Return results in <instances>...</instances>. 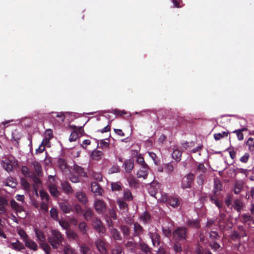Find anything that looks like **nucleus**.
I'll list each match as a JSON object with an SVG mask.
<instances>
[{
    "mask_svg": "<svg viewBox=\"0 0 254 254\" xmlns=\"http://www.w3.org/2000/svg\"><path fill=\"white\" fill-rule=\"evenodd\" d=\"M64 240L61 233L57 230H52L48 237V241L54 249H58Z\"/></svg>",
    "mask_w": 254,
    "mask_h": 254,
    "instance_id": "f257e3e1",
    "label": "nucleus"
},
{
    "mask_svg": "<svg viewBox=\"0 0 254 254\" xmlns=\"http://www.w3.org/2000/svg\"><path fill=\"white\" fill-rule=\"evenodd\" d=\"M188 230L186 227H179L172 233L173 238L177 241L186 240L188 238Z\"/></svg>",
    "mask_w": 254,
    "mask_h": 254,
    "instance_id": "f03ea898",
    "label": "nucleus"
},
{
    "mask_svg": "<svg viewBox=\"0 0 254 254\" xmlns=\"http://www.w3.org/2000/svg\"><path fill=\"white\" fill-rule=\"evenodd\" d=\"M160 201L163 202H166L168 204L174 208L178 207L180 204L179 197L175 196L168 197L166 193L162 195Z\"/></svg>",
    "mask_w": 254,
    "mask_h": 254,
    "instance_id": "7ed1b4c3",
    "label": "nucleus"
},
{
    "mask_svg": "<svg viewBox=\"0 0 254 254\" xmlns=\"http://www.w3.org/2000/svg\"><path fill=\"white\" fill-rule=\"evenodd\" d=\"M95 246L101 254H107L108 243L104 239H98L95 242Z\"/></svg>",
    "mask_w": 254,
    "mask_h": 254,
    "instance_id": "20e7f679",
    "label": "nucleus"
},
{
    "mask_svg": "<svg viewBox=\"0 0 254 254\" xmlns=\"http://www.w3.org/2000/svg\"><path fill=\"white\" fill-rule=\"evenodd\" d=\"M92 226L93 228L99 234H104L106 232V228L102 222L97 217H95L92 220Z\"/></svg>",
    "mask_w": 254,
    "mask_h": 254,
    "instance_id": "39448f33",
    "label": "nucleus"
},
{
    "mask_svg": "<svg viewBox=\"0 0 254 254\" xmlns=\"http://www.w3.org/2000/svg\"><path fill=\"white\" fill-rule=\"evenodd\" d=\"M194 178V174L192 173H190L185 176L182 179V188L184 189L190 188L193 183Z\"/></svg>",
    "mask_w": 254,
    "mask_h": 254,
    "instance_id": "423d86ee",
    "label": "nucleus"
},
{
    "mask_svg": "<svg viewBox=\"0 0 254 254\" xmlns=\"http://www.w3.org/2000/svg\"><path fill=\"white\" fill-rule=\"evenodd\" d=\"M216 220L220 229H225L228 222L225 214L220 211L219 215Z\"/></svg>",
    "mask_w": 254,
    "mask_h": 254,
    "instance_id": "0eeeda50",
    "label": "nucleus"
},
{
    "mask_svg": "<svg viewBox=\"0 0 254 254\" xmlns=\"http://www.w3.org/2000/svg\"><path fill=\"white\" fill-rule=\"evenodd\" d=\"M94 207L97 213L100 214L106 209V204L104 201L97 199L94 202Z\"/></svg>",
    "mask_w": 254,
    "mask_h": 254,
    "instance_id": "6e6552de",
    "label": "nucleus"
},
{
    "mask_svg": "<svg viewBox=\"0 0 254 254\" xmlns=\"http://www.w3.org/2000/svg\"><path fill=\"white\" fill-rule=\"evenodd\" d=\"M133 233L132 235L131 239L133 240V237H140L143 234L144 230L143 227L137 222L133 223Z\"/></svg>",
    "mask_w": 254,
    "mask_h": 254,
    "instance_id": "1a4fd4ad",
    "label": "nucleus"
},
{
    "mask_svg": "<svg viewBox=\"0 0 254 254\" xmlns=\"http://www.w3.org/2000/svg\"><path fill=\"white\" fill-rule=\"evenodd\" d=\"M10 205L12 209L16 213H20L25 211L23 206L18 203L14 199H12L10 202Z\"/></svg>",
    "mask_w": 254,
    "mask_h": 254,
    "instance_id": "9d476101",
    "label": "nucleus"
},
{
    "mask_svg": "<svg viewBox=\"0 0 254 254\" xmlns=\"http://www.w3.org/2000/svg\"><path fill=\"white\" fill-rule=\"evenodd\" d=\"M91 190L95 194V195H102L103 192V190L100 185L96 182H93L91 183L90 185Z\"/></svg>",
    "mask_w": 254,
    "mask_h": 254,
    "instance_id": "9b49d317",
    "label": "nucleus"
},
{
    "mask_svg": "<svg viewBox=\"0 0 254 254\" xmlns=\"http://www.w3.org/2000/svg\"><path fill=\"white\" fill-rule=\"evenodd\" d=\"M149 167L147 165L141 166L139 170L137 172V177L138 178H142L144 179H146L148 173Z\"/></svg>",
    "mask_w": 254,
    "mask_h": 254,
    "instance_id": "f8f14e48",
    "label": "nucleus"
},
{
    "mask_svg": "<svg viewBox=\"0 0 254 254\" xmlns=\"http://www.w3.org/2000/svg\"><path fill=\"white\" fill-rule=\"evenodd\" d=\"M244 206V204L242 201L239 198H236L233 200V203L231 206L232 207L238 212H241Z\"/></svg>",
    "mask_w": 254,
    "mask_h": 254,
    "instance_id": "ddd939ff",
    "label": "nucleus"
},
{
    "mask_svg": "<svg viewBox=\"0 0 254 254\" xmlns=\"http://www.w3.org/2000/svg\"><path fill=\"white\" fill-rule=\"evenodd\" d=\"M117 203L122 213H127L128 211V205L123 198L118 199Z\"/></svg>",
    "mask_w": 254,
    "mask_h": 254,
    "instance_id": "4468645a",
    "label": "nucleus"
},
{
    "mask_svg": "<svg viewBox=\"0 0 254 254\" xmlns=\"http://www.w3.org/2000/svg\"><path fill=\"white\" fill-rule=\"evenodd\" d=\"M222 190V184L221 182L217 179L214 180V187L212 190V194L215 195H219L220 191Z\"/></svg>",
    "mask_w": 254,
    "mask_h": 254,
    "instance_id": "2eb2a0df",
    "label": "nucleus"
},
{
    "mask_svg": "<svg viewBox=\"0 0 254 254\" xmlns=\"http://www.w3.org/2000/svg\"><path fill=\"white\" fill-rule=\"evenodd\" d=\"M25 246L28 249L32 250L34 251H36L38 250V245L37 244L32 240H31L30 238L26 239L24 242Z\"/></svg>",
    "mask_w": 254,
    "mask_h": 254,
    "instance_id": "dca6fc26",
    "label": "nucleus"
},
{
    "mask_svg": "<svg viewBox=\"0 0 254 254\" xmlns=\"http://www.w3.org/2000/svg\"><path fill=\"white\" fill-rule=\"evenodd\" d=\"M104 155L102 151L97 149L94 150L90 154V158L94 161H100Z\"/></svg>",
    "mask_w": 254,
    "mask_h": 254,
    "instance_id": "f3484780",
    "label": "nucleus"
},
{
    "mask_svg": "<svg viewBox=\"0 0 254 254\" xmlns=\"http://www.w3.org/2000/svg\"><path fill=\"white\" fill-rule=\"evenodd\" d=\"M124 165L126 172L129 173L134 167V161L132 159L126 160L124 163Z\"/></svg>",
    "mask_w": 254,
    "mask_h": 254,
    "instance_id": "a211bd4d",
    "label": "nucleus"
},
{
    "mask_svg": "<svg viewBox=\"0 0 254 254\" xmlns=\"http://www.w3.org/2000/svg\"><path fill=\"white\" fill-rule=\"evenodd\" d=\"M244 188V183L241 181H236L235 182L233 191L236 194H239Z\"/></svg>",
    "mask_w": 254,
    "mask_h": 254,
    "instance_id": "6ab92c4d",
    "label": "nucleus"
},
{
    "mask_svg": "<svg viewBox=\"0 0 254 254\" xmlns=\"http://www.w3.org/2000/svg\"><path fill=\"white\" fill-rule=\"evenodd\" d=\"M59 206L61 210L64 213H68L72 210L71 206L67 202L59 203Z\"/></svg>",
    "mask_w": 254,
    "mask_h": 254,
    "instance_id": "aec40b11",
    "label": "nucleus"
},
{
    "mask_svg": "<svg viewBox=\"0 0 254 254\" xmlns=\"http://www.w3.org/2000/svg\"><path fill=\"white\" fill-rule=\"evenodd\" d=\"M187 224L189 227L195 229H198L200 226L198 219H189L187 220Z\"/></svg>",
    "mask_w": 254,
    "mask_h": 254,
    "instance_id": "412c9836",
    "label": "nucleus"
},
{
    "mask_svg": "<svg viewBox=\"0 0 254 254\" xmlns=\"http://www.w3.org/2000/svg\"><path fill=\"white\" fill-rule=\"evenodd\" d=\"M194 252L196 254H212L209 250L203 248L199 244L196 245Z\"/></svg>",
    "mask_w": 254,
    "mask_h": 254,
    "instance_id": "4be33fe9",
    "label": "nucleus"
},
{
    "mask_svg": "<svg viewBox=\"0 0 254 254\" xmlns=\"http://www.w3.org/2000/svg\"><path fill=\"white\" fill-rule=\"evenodd\" d=\"M74 171L80 176L86 177H87V173L85 171L84 169L82 167L75 164L73 166Z\"/></svg>",
    "mask_w": 254,
    "mask_h": 254,
    "instance_id": "5701e85b",
    "label": "nucleus"
},
{
    "mask_svg": "<svg viewBox=\"0 0 254 254\" xmlns=\"http://www.w3.org/2000/svg\"><path fill=\"white\" fill-rule=\"evenodd\" d=\"M32 165H33L34 171L36 173L35 175H37L38 176H42L43 175L42 169L39 162L34 161L32 162Z\"/></svg>",
    "mask_w": 254,
    "mask_h": 254,
    "instance_id": "b1692460",
    "label": "nucleus"
},
{
    "mask_svg": "<svg viewBox=\"0 0 254 254\" xmlns=\"http://www.w3.org/2000/svg\"><path fill=\"white\" fill-rule=\"evenodd\" d=\"M49 190L51 194L54 197H58L60 194L57 186L52 183L49 185Z\"/></svg>",
    "mask_w": 254,
    "mask_h": 254,
    "instance_id": "393cba45",
    "label": "nucleus"
},
{
    "mask_svg": "<svg viewBox=\"0 0 254 254\" xmlns=\"http://www.w3.org/2000/svg\"><path fill=\"white\" fill-rule=\"evenodd\" d=\"M111 234L113 239L116 241H122V236L120 232L116 228H113L111 230Z\"/></svg>",
    "mask_w": 254,
    "mask_h": 254,
    "instance_id": "a878e982",
    "label": "nucleus"
},
{
    "mask_svg": "<svg viewBox=\"0 0 254 254\" xmlns=\"http://www.w3.org/2000/svg\"><path fill=\"white\" fill-rule=\"evenodd\" d=\"M218 196L211 194L208 195L211 202L215 204L218 208L220 209L222 207V203L217 198Z\"/></svg>",
    "mask_w": 254,
    "mask_h": 254,
    "instance_id": "bb28decb",
    "label": "nucleus"
},
{
    "mask_svg": "<svg viewBox=\"0 0 254 254\" xmlns=\"http://www.w3.org/2000/svg\"><path fill=\"white\" fill-rule=\"evenodd\" d=\"M83 215L86 221L91 220L94 216L93 211L90 208H87L83 211Z\"/></svg>",
    "mask_w": 254,
    "mask_h": 254,
    "instance_id": "cd10ccee",
    "label": "nucleus"
},
{
    "mask_svg": "<svg viewBox=\"0 0 254 254\" xmlns=\"http://www.w3.org/2000/svg\"><path fill=\"white\" fill-rule=\"evenodd\" d=\"M9 247L17 251H20L24 249V246L19 240H16V242L11 243Z\"/></svg>",
    "mask_w": 254,
    "mask_h": 254,
    "instance_id": "c85d7f7f",
    "label": "nucleus"
},
{
    "mask_svg": "<svg viewBox=\"0 0 254 254\" xmlns=\"http://www.w3.org/2000/svg\"><path fill=\"white\" fill-rule=\"evenodd\" d=\"M76 196L78 200L83 204H86L88 202V198L87 196L84 192L82 191L77 192Z\"/></svg>",
    "mask_w": 254,
    "mask_h": 254,
    "instance_id": "c756f323",
    "label": "nucleus"
},
{
    "mask_svg": "<svg viewBox=\"0 0 254 254\" xmlns=\"http://www.w3.org/2000/svg\"><path fill=\"white\" fill-rule=\"evenodd\" d=\"M120 229L122 231L124 237L126 239H129L130 233V228L126 225H122L120 226Z\"/></svg>",
    "mask_w": 254,
    "mask_h": 254,
    "instance_id": "7c9ffc66",
    "label": "nucleus"
},
{
    "mask_svg": "<svg viewBox=\"0 0 254 254\" xmlns=\"http://www.w3.org/2000/svg\"><path fill=\"white\" fill-rule=\"evenodd\" d=\"M61 186L62 189L64 191V192L66 193H69L72 192V189L70 185V184L64 181L61 183Z\"/></svg>",
    "mask_w": 254,
    "mask_h": 254,
    "instance_id": "2f4dec72",
    "label": "nucleus"
},
{
    "mask_svg": "<svg viewBox=\"0 0 254 254\" xmlns=\"http://www.w3.org/2000/svg\"><path fill=\"white\" fill-rule=\"evenodd\" d=\"M34 231L38 240L40 242H45L46 237L43 232L42 230L38 229L37 228H34Z\"/></svg>",
    "mask_w": 254,
    "mask_h": 254,
    "instance_id": "473e14b6",
    "label": "nucleus"
},
{
    "mask_svg": "<svg viewBox=\"0 0 254 254\" xmlns=\"http://www.w3.org/2000/svg\"><path fill=\"white\" fill-rule=\"evenodd\" d=\"M241 222L244 223L252 222L254 224V219L249 214H244L241 217Z\"/></svg>",
    "mask_w": 254,
    "mask_h": 254,
    "instance_id": "72a5a7b5",
    "label": "nucleus"
},
{
    "mask_svg": "<svg viewBox=\"0 0 254 254\" xmlns=\"http://www.w3.org/2000/svg\"><path fill=\"white\" fill-rule=\"evenodd\" d=\"M209 246L214 252H218L222 250V247L216 241L209 242Z\"/></svg>",
    "mask_w": 254,
    "mask_h": 254,
    "instance_id": "f704fd0d",
    "label": "nucleus"
},
{
    "mask_svg": "<svg viewBox=\"0 0 254 254\" xmlns=\"http://www.w3.org/2000/svg\"><path fill=\"white\" fill-rule=\"evenodd\" d=\"M182 152L178 149H174L172 155V157L177 162H179L181 160Z\"/></svg>",
    "mask_w": 254,
    "mask_h": 254,
    "instance_id": "c9c22d12",
    "label": "nucleus"
},
{
    "mask_svg": "<svg viewBox=\"0 0 254 254\" xmlns=\"http://www.w3.org/2000/svg\"><path fill=\"white\" fill-rule=\"evenodd\" d=\"M139 247L142 252L148 254V253H151V248L145 243L141 242L139 243Z\"/></svg>",
    "mask_w": 254,
    "mask_h": 254,
    "instance_id": "e433bc0d",
    "label": "nucleus"
},
{
    "mask_svg": "<svg viewBox=\"0 0 254 254\" xmlns=\"http://www.w3.org/2000/svg\"><path fill=\"white\" fill-rule=\"evenodd\" d=\"M137 244L133 241H128L125 244V246L129 249L131 252H135Z\"/></svg>",
    "mask_w": 254,
    "mask_h": 254,
    "instance_id": "4c0bfd02",
    "label": "nucleus"
},
{
    "mask_svg": "<svg viewBox=\"0 0 254 254\" xmlns=\"http://www.w3.org/2000/svg\"><path fill=\"white\" fill-rule=\"evenodd\" d=\"M58 164L59 168L62 170L64 171L67 168V163L66 160L62 158H59L58 160Z\"/></svg>",
    "mask_w": 254,
    "mask_h": 254,
    "instance_id": "58836bf2",
    "label": "nucleus"
},
{
    "mask_svg": "<svg viewBox=\"0 0 254 254\" xmlns=\"http://www.w3.org/2000/svg\"><path fill=\"white\" fill-rule=\"evenodd\" d=\"M209 238L211 240L210 242L216 241L220 238V236L217 231H211L209 233Z\"/></svg>",
    "mask_w": 254,
    "mask_h": 254,
    "instance_id": "ea45409f",
    "label": "nucleus"
},
{
    "mask_svg": "<svg viewBox=\"0 0 254 254\" xmlns=\"http://www.w3.org/2000/svg\"><path fill=\"white\" fill-rule=\"evenodd\" d=\"M245 130H247V128L244 127L240 129L235 130L232 132L237 134V136L239 140H242L244 139V135L242 132Z\"/></svg>",
    "mask_w": 254,
    "mask_h": 254,
    "instance_id": "a19ab883",
    "label": "nucleus"
},
{
    "mask_svg": "<svg viewBox=\"0 0 254 254\" xmlns=\"http://www.w3.org/2000/svg\"><path fill=\"white\" fill-rule=\"evenodd\" d=\"M40 247L44 251L46 254H51V247L45 242H42L40 243Z\"/></svg>",
    "mask_w": 254,
    "mask_h": 254,
    "instance_id": "79ce46f5",
    "label": "nucleus"
},
{
    "mask_svg": "<svg viewBox=\"0 0 254 254\" xmlns=\"http://www.w3.org/2000/svg\"><path fill=\"white\" fill-rule=\"evenodd\" d=\"M233 199V195L232 193H228L225 198V203L228 207H230L232 205Z\"/></svg>",
    "mask_w": 254,
    "mask_h": 254,
    "instance_id": "37998d69",
    "label": "nucleus"
},
{
    "mask_svg": "<svg viewBox=\"0 0 254 254\" xmlns=\"http://www.w3.org/2000/svg\"><path fill=\"white\" fill-rule=\"evenodd\" d=\"M67 237L69 239H71L73 240L78 242L79 241V237L77 233L72 230L68 231L66 234Z\"/></svg>",
    "mask_w": 254,
    "mask_h": 254,
    "instance_id": "c03bdc74",
    "label": "nucleus"
},
{
    "mask_svg": "<svg viewBox=\"0 0 254 254\" xmlns=\"http://www.w3.org/2000/svg\"><path fill=\"white\" fill-rule=\"evenodd\" d=\"M246 145L249 147V150L250 152H254V139L249 137L246 142Z\"/></svg>",
    "mask_w": 254,
    "mask_h": 254,
    "instance_id": "a18cd8bd",
    "label": "nucleus"
},
{
    "mask_svg": "<svg viewBox=\"0 0 254 254\" xmlns=\"http://www.w3.org/2000/svg\"><path fill=\"white\" fill-rule=\"evenodd\" d=\"M87 225L85 222H80L78 224V229L79 231L83 234H86L87 233Z\"/></svg>",
    "mask_w": 254,
    "mask_h": 254,
    "instance_id": "49530a36",
    "label": "nucleus"
},
{
    "mask_svg": "<svg viewBox=\"0 0 254 254\" xmlns=\"http://www.w3.org/2000/svg\"><path fill=\"white\" fill-rule=\"evenodd\" d=\"M80 251L82 254H90V248L85 244H83L80 246Z\"/></svg>",
    "mask_w": 254,
    "mask_h": 254,
    "instance_id": "de8ad7c7",
    "label": "nucleus"
},
{
    "mask_svg": "<svg viewBox=\"0 0 254 254\" xmlns=\"http://www.w3.org/2000/svg\"><path fill=\"white\" fill-rule=\"evenodd\" d=\"M124 198L127 201H130L133 199V195L129 190H126L124 191Z\"/></svg>",
    "mask_w": 254,
    "mask_h": 254,
    "instance_id": "09e8293b",
    "label": "nucleus"
},
{
    "mask_svg": "<svg viewBox=\"0 0 254 254\" xmlns=\"http://www.w3.org/2000/svg\"><path fill=\"white\" fill-rule=\"evenodd\" d=\"M151 216L149 213L145 211L140 216V219L144 223H147L150 220Z\"/></svg>",
    "mask_w": 254,
    "mask_h": 254,
    "instance_id": "8fccbe9b",
    "label": "nucleus"
},
{
    "mask_svg": "<svg viewBox=\"0 0 254 254\" xmlns=\"http://www.w3.org/2000/svg\"><path fill=\"white\" fill-rule=\"evenodd\" d=\"M22 135L21 133L17 130V129H15L12 134V138L14 141H16L17 144H18V141L21 137Z\"/></svg>",
    "mask_w": 254,
    "mask_h": 254,
    "instance_id": "3c124183",
    "label": "nucleus"
},
{
    "mask_svg": "<svg viewBox=\"0 0 254 254\" xmlns=\"http://www.w3.org/2000/svg\"><path fill=\"white\" fill-rule=\"evenodd\" d=\"M111 188L113 191H119L122 190V186L120 182L112 183L111 184Z\"/></svg>",
    "mask_w": 254,
    "mask_h": 254,
    "instance_id": "603ef678",
    "label": "nucleus"
},
{
    "mask_svg": "<svg viewBox=\"0 0 254 254\" xmlns=\"http://www.w3.org/2000/svg\"><path fill=\"white\" fill-rule=\"evenodd\" d=\"M228 134V131H223L222 133H215L213 136L216 140H218L225 136H227Z\"/></svg>",
    "mask_w": 254,
    "mask_h": 254,
    "instance_id": "864d4df0",
    "label": "nucleus"
},
{
    "mask_svg": "<svg viewBox=\"0 0 254 254\" xmlns=\"http://www.w3.org/2000/svg\"><path fill=\"white\" fill-rule=\"evenodd\" d=\"M174 167L172 163H167L165 166V171L168 174H171L174 171Z\"/></svg>",
    "mask_w": 254,
    "mask_h": 254,
    "instance_id": "5fc2aeb1",
    "label": "nucleus"
},
{
    "mask_svg": "<svg viewBox=\"0 0 254 254\" xmlns=\"http://www.w3.org/2000/svg\"><path fill=\"white\" fill-rule=\"evenodd\" d=\"M173 249L177 253L181 252L183 250L181 244L178 241L175 242L173 245Z\"/></svg>",
    "mask_w": 254,
    "mask_h": 254,
    "instance_id": "6e6d98bb",
    "label": "nucleus"
},
{
    "mask_svg": "<svg viewBox=\"0 0 254 254\" xmlns=\"http://www.w3.org/2000/svg\"><path fill=\"white\" fill-rule=\"evenodd\" d=\"M3 168L8 172H10L13 169V166L10 162H3Z\"/></svg>",
    "mask_w": 254,
    "mask_h": 254,
    "instance_id": "4d7b16f0",
    "label": "nucleus"
},
{
    "mask_svg": "<svg viewBox=\"0 0 254 254\" xmlns=\"http://www.w3.org/2000/svg\"><path fill=\"white\" fill-rule=\"evenodd\" d=\"M64 254H75L74 250L70 245L64 247Z\"/></svg>",
    "mask_w": 254,
    "mask_h": 254,
    "instance_id": "13d9d810",
    "label": "nucleus"
},
{
    "mask_svg": "<svg viewBox=\"0 0 254 254\" xmlns=\"http://www.w3.org/2000/svg\"><path fill=\"white\" fill-rule=\"evenodd\" d=\"M148 191L149 194L152 196H154L155 198H157V194H158V190L154 188L152 186H151L149 189H148Z\"/></svg>",
    "mask_w": 254,
    "mask_h": 254,
    "instance_id": "bf43d9fd",
    "label": "nucleus"
},
{
    "mask_svg": "<svg viewBox=\"0 0 254 254\" xmlns=\"http://www.w3.org/2000/svg\"><path fill=\"white\" fill-rule=\"evenodd\" d=\"M50 215L51 217L54 220L58 219V213L57 209L55 208H52L50 210Z\"/></svg>",
    "mask_w": 254,
    "mask_h": 254,
    "instance_id": "052dcab7",
    "label": "nucleus"
},
{
    "mask_svg": "<svg viewBox=\"0 0 254 254\" xmlns=\"http://www.w3.org/2000/svg\"><path fill=\"white\" fill-rule=\"evenodd\" d=\"M0 205L8 206V201L6 196L0 195Z\"/></svg>",
    "mask_w": 254,
    "mask_h": 254,
    "instance_id": "680f3d73",
    "label": "nucleus"
},
{
    "mask_svg": "<svg viewBox=\"0 0 254 254\" xmlns=\"http://www.w3.org/2000/svg\"><path fill=\"white\" fill-rule=\"evenodd\" d=\"M79 137V135L76 132V131H73L70 133L69 136V140L70 142H72L75 141L77 138Z\"/></svg>",
    "mask_w": 254,
    "mask_h": 254,
    "instance_id": "e2e57ef3",
    "label": "nucleus"
},
{
    "mask_svg": "<svg viewBox=\"0 0 254 254\" xmlns=\"http://www.w3.org/2000/svg\"><path fill=\"white\" fill-rule=\"evenodd\" d=\"M136 161L138 163V164L141 165V166H145L146 165H147V164L144 161V158L141 154H139L138 155H137Z\"/></svg>",
    "mask_w": 254,
    "mask_h": 254,
    "instance_id": "0e129e2a",
    "label": "nucleus"
},
{
    "mask_svg": "<svg viewBox=\"0 0 254 254\" xmlns=\"http://www.w3.org/2000/svg\"><path fill=\"white\" fill-rule=\"evenodd\" d=\"M21 172L25 177L30 176V172L28 168L26 166H23L21 168Z\"/></svg>",
    "mask_w": 254,
    "mask_h": 254,
    "instance_id": "69168bd1",
    "label": "nucleus"
},
{
    "mask_svg": "<svg viewBox=\"0 0 254 254\" xmlns=\"http://www.w3.org/2000/svg\"><path fill=\"white\" fill-rule=\"evenodd\" d=\"M120 171V168L118 165H113L109 170V172L111 174L118 173Z\"/></svg>",
    "mask_w": 254,
    "mask_h": 254,
    "instance_id": "338daca9",
    "label": "nucleus"
},
{
    "mask_svg": "<svg viewBox=\"0 0 254 254\" xmlns=\"http://www.w3.org/2000/svg\"><path fill=\"white\" fill-rule=\"evenodd\" d=\"M18 233L20 236V237L22 239L23 242H24L26 239H27L28 238H29L27 234L23 230H20L18 231Z\"/></svg>",
    "mask_w": 254,
    "mask_h": 254,
    "instance_id": "774afa93",
    "label": "nucleus"
}]
</instances>
